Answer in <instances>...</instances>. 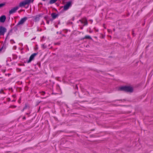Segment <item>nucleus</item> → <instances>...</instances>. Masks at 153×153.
Wrapping results in <instances>:
<instances>
[{"instance_id": "nucleus-18", "label": "nucleus", "mask_w": 153, "mask_h": 153, "mask_svg": "<svg viewBox=\"0 0 153 153\" xmlns=\"http://www.w3.org/2000/svg\"><path fill=\"white\" fill-rule=\"evenodd\" d=\"M10 107H11L13 108H16V106L15 105H13L11 106H10Z\"/></svg>"}, {"instance_id": "nucleus-20", "label": "nucleus", "mask_w": 153, "mask_h": 153, "mask_svg": "<svg viewBox=\"0 0 153 153\" xmlns=\"http://www.w3.org/2000/svg\"><path fill=\"white\" fill-rule=\"evenodd\" d=\"M45 94V92L44 91H43L42 92V94L44 95Z\"/></svg>"}, {"instance_id": "nucleus-16", "label": "nucleus", "mask_w": 153, "mask_h": 153, "mask_svg": "<svg viewBox=\"0 0 153 153\" xmlns=\"http://www.w3.org/2000/svg\"><path fill=\"white\" fill-rule=\"evenodd\" d=\"M3 50V48H1L0 49V53H2L4 52L3 51H2Z\"/></svg>"}, {"instance_id": "nucleus-17", "label": "nucleus", "mask_w": 153, "mask_h": 153, "mask_svg": "<svg viewBox=\"0 0 153 153\" xmlns=\"http://www.w3.org/2000/svg\"><path fill=\"white\" fill-rule=\"evenodd\" d=\"M16 46H14L13 47V49L14 50H16Z\"/></svg>"}, {"instance_id": "nucleus-12", "label": "nucleus", "mask_w": 153, "mask_h": 153, "mask_svg": "<svg viewBox=\"0 0 153 153\" xmlns=\"http://www.w3.org/2000/svg\"><path fill=\"white\" fill-rule=\"evenodd\" d=\"M5 5V3L0 4V8L3 7Z\"/></svg>"}, {"instance_id": "nucleus-2", "label": "nucleus", "mask_w": 153, "mask_h": 153, "mask_svg": "<svg viewBox=\"0 0 153 153\" xmlns=\"http://www.w3.org/2000/svg\"><path fill=\"white\" fill-rule=\"evenodd\" d=\"M33 1L34 0H25L20 3L19 6L21 7L24 6L31 2H33Z\"/></svg>"}, {"instance_id": "nucleus-11", "label": "nucleus", "mask_w": 153, "mask_h": 153, "mask_svg": "<svg viewBox=\"0 0 153 153\" xmlns=\"http://www.w3.org/2000/svg\"><path fill=\"white\" fill-rule=\"evenodd\" d=\"M51 16L53 18L55 19L56 18L57 15L55 13H52Z\"/></svg>"}, {"instance_id": "nucleus-14", "label": "nucleus", "mask_w": 153, "mask_h": 153, "mask_svg": "<svg viewBox=\"0 0 153 153\" xmlns=\"http://www.w3.org/2000/svg\"><path fill=\"white\" fill-rule=\"evenodd\" d=\"M85 39H91V37L90 36H86L85 37Z\"/></svg>"}, {"instance_id": "nucleus-5", "label": "nucleus", "mask_w": 153, "mask_h": 153, "mask_svg": "<svg viewBox=\"0 0 153 153\" xmlns=\"http://www.w3.org/2000/svg\"><path fill=\"white\" fill-rule=\"evenodd\" d=\"M6 31V29L2 26H0V35H3Z\"/></svg>"}, {"instance_id": "nucleus-19", "label": "nucleus", "mask_w": 153, "mask_h": 153, "mask_svg": "<svg viewBox=\"0 0 153 153\" xmlns=\"http://www.w3.org/2000/svg\"><path fill=\"white\" fill-rule=\"evenodd\" d=\"M47 23L48 24H49V21L47 20Z\"/></svg>"}, {"instance_id": "nucleus-7", "label": "nucleus", "mask_w": 153, "mask_h": 153, "mask_svg": "<svg viewBox=\"0 0 153 153\" xmlns=\"http://www.w3.org/2000/svg\"><path fill=\"white\" fill-rule=\"evenodd\" d=\"M19 9L18 7H13L12 9L9 12L10 14H12L13 13H15Z\"/></svg>"}, {"instance_id": "nucleus-13", "label": "nucleus", "mask_w": 153, "mask_h": 153, "mask_svg": "<svg viewBox=\"0 0 153 153\" xmlns=\"http://www.w3.org/2000/svg\"><path fill=\"white\" fill-rule=\"evenodd\" d=\"M42 47L43 49H45L47 47V46L45 45V44H42Z\"/></svg>"}, {"instance_id": "nucleus-21", "label": "nucleus", "mask_w": 153, "mask_h": 153, "mask_svg": "<svg viewBox=\"0 0 153 153\" xmlns=\"http://www.w3.org/2000/svg\"><path fill=\"white\" fill-rule=\"evenodd\" d=\"M23 119H25V117H23Z\"/></svg>"}, {"instance_id": "nucleus-9", "label": "nucleus", "mask_w": 153, "mask_h": 153, "mask_svg": "<svg viewBox=\"0 0 153 153\" xmlns=\"http://www.w3.org/2000/svg\"><path fill=\"white\" fill-rule=\"evenodd\" d=\"M6 19V17L5 16L3 15L1 16L0 17V22H4L5 19Z\"/></svg>"}, {"instance_id": "nucleus-22", "label": "nucleus", "mask_w": 153, "mask_h": 153, "mask_svg": "<svg viewBox=\"0 0 153 153\" xmlns=\"http://www.w3.org/2000/svg\"><path fill=\"white\" fill-rule=\"evenodd\" d=\"M21 44L22 45H22H23V44Z\"/></svg>"}, {"instance_id": "nucleus-1", "label": "nucleus", "mask_w": 153, "mask_h": 153, "mask_svg": "<svg viewBox=\"0 0 153 153\" xmlns=\"http://www.w3.org/2000/svg\"><path fill=\"white\" fill-rule=\"evenodd\" d=\"M120 89L121 90L129 92H132L133 91V88L131 86H121L120 87Z\"/></svg>"}, {"instance_id": "nucleus-10", "label": "nucleus", "mask_w": 153, "mask_h": 153, "mask_svg": "<svg viewBox=\"0 0 153 153\" xmlns=\"http://www.w3.org/2000/svg\"><path fill=\"white\" fill-rule=\"evenodd\" d=\"M58 0H50L49 3L50 4H53L56 2Z\"/></svg>"}, {"instance_id": "nucleus-8", "label": "nucleus", "mask_w": 153, "mask_h": 153, "mask_svg": "<svg viewBox=\"0 0 153 153\" xmlns=\"http://www.w3.org/2000/svg\"><path fill=\"white\" fill-rule=\"evenodd\" d=\"M36 55L37 54L36 53H34L32 54L30 56L29 60L27 61V63L30 62L34 59Z\"/></svg>"}, {"instance_id": "nucleus-6", "label": "nucleus", "mask_w": 153, "mask_h": 153, "mask_svg": "<svg viewBox=\"0 0 153 153\" xmlns=\"http://www.w3.org/2000/svg\"><path fill=\"white\" fill-rule=\"evenodd\" d=\"M79 22L81 24L83 25H87V21L86 19L85 18H83L81 20H80Z\"/></svg>"}, {"instance_id": "nucleus-4", "label": "nucleus", "mask_w": 153, "mask_h": 153, "mask_svg": "<svg viewBox=\"0 0 153 153\" xmlns=\"http://www.w3.org/2000/svg\"><path fill=\"white\" fill-rule=\"evenodd\" d=\"M71 6V2L70 1L67 2L64 6L63 9L65 10H68L70 7Z\"/></svg>"}, {"instance_id": "nucleus-15", "label": "nucleus", "mask_w": 153, "mask_h": 153, "mask_svg": "<svg viewBox=\"0 0 153 153\" xmlns=\"http://www.w3.org/2000/svg\"><path fill=\"white\" fill-rule=\"evenodd\" d=\"M10 42L12 44H13V43H15V42H14V41L12 39L10 40Z\"/></svg>"}, {"instance_id": "nucleus-3", "label": "nucleus", "mask_w": 153, "mask_h": 153, "mask_svg": "<svg viewBox=\"0 0 153 153\" xmlns=\"http://www.w3.org/2000/svg\"><path fill=\"white\" fill-rule=\"evenodd\" d=\"M27 19V18L26 17L22 18L17 24V26L18 27L20 25H22Z\"/></svg>"}, {"instance_id": "nucleus-23", "label": "nucleus", "mask_w": 153, "mask_h": 153, "mask_svg": "<svg viewBox=\"0 0 153 153\" xmlns=\"http://www.w3.org/2000/svg\"><path fill=\"white\" fill-rule=\"evenodd\" d=\"M43 1H45V0H42Z\"/></svg>"}]
</instances>
